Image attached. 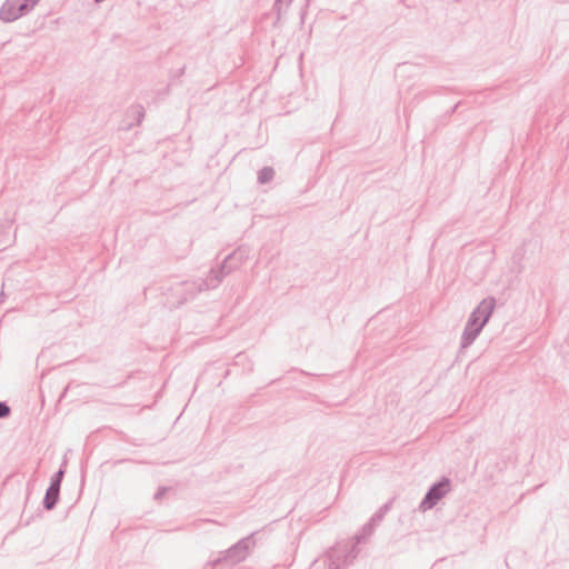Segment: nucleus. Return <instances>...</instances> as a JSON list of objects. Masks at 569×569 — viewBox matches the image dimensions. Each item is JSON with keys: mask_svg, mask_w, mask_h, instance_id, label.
I'll use <instances>...</instances> for the list:
<instances>
[{"mask_svg": "<svg viewBox=\"0 0 569 569\" xmlns=\"http://www.w3.org/2000/svg\"><path fill=\"white\" fill-rule=\"evenodd\" d=\"M244 258V250L239 248L234 250L232 253L228 254L222 261L221 266L217 270H211L206 279L191 283L183 282L180 283L179 287L186 288L187 291L190 292L191 297H193L197 292L213 289L222 281V279L227 274H229L232 270L237 269Z\"/></svg>", "mask_w": 569, "mask_h": 569, "instance_id": "obj_1", "label": "nucleus"}, {"mask_svg": "<svg viewBox=\"0 0 569 569\" xmlns=\"http://www.w3.org/2000/svg\"><path fill=\"white\" fill-rule=\"evenodd\" d=\"M495 307V298L489 297L483 299L471 312L461 336V349H466L473 343V341L477 339L483 327L489 321Z\"/></svg>", "mask_w": 569, "mask_h": 569, "instance_id": "obj_2", "label": "nucleus"}, {"mask_svg": "<svg viewBox=\"0 0 569 569\" xmlns=\"http://www.w3.org/2000/svg\"><path fill=\"white\" fill-rule=\"evenodd\" d=\"M375 523L376 522H371L370 519L369 522L362 527L361 531L355 536V542L350 547L345 545L343 547L339 546L338 548L333 549L329 553L328 569H342L343 567L351 563L358 555L357 545L363 542L369 536L373 533Z\"/></svg>", "mask_w": 569, "mask_h": 569, "instance_id": "obj_3", "label": "nucleus"}, {"mask_svg": "<svg viewBox=\"0 0 569 569\" xmlns=\"http://www.w3.org/2000/svg\"><path fill=\"white\" fill-rule=\"evenodd\" d=\"M40 0H6L0 8V20L13 22L30 13Z\"/></svg>", "mask_w": 569, "mask_h": 569, "instance_id": "obj_4", "label": "nucleus"}, {"mask_svg": "<svg viewBox=\"0 0 569 569\" xmlns=\"http://www.w3.org/2000/svg\"><path fill=\"white\" fill-rule=\"evenodd\" d=\"M253 536H254V532L242 538L237 543L231 546L229 549L221 551V555H224V558H227L228 565L234 566V565L246 560V558L249 556L250 551L256 546Z\"/></svg>", "mask_w": 569, "mask_h": 569, "instance_id": "obj_5", "label": "nucleus"}, {"mask_svg": "<svg viewBox=\"0 0 569 569\" xmlns=\"http://www.w3.org/2000/svg\"><path fill=\"white\" fill-rule=\"evenodd\" d=\"M450 480L446 477L433 483L421 500L419 509L426 511L433 508L450 491Z\"/></svg>", "mask_w": 569, "mask_h": 569, "instance_id": "obj_6", "label": "nucleus"}, {"mask_svg": "<svg viewBox=\"0 0 569 569\" xmlns=\"http://www.w3.org/2000/svg\"><path fill=\"white\" fill-rule=\"evenodd\" d=\"M64 477V470L60 468L50 480V485L46 491L43 498V508L46 510H52L57 506L60 497V487Z\"/></svg>", "mask_w": 569, "mask_h": 569, "instance_id": "obj_7", "label": "nucleus"}, {"mask_svg": "<svg viewBox=\"0 0 569 569\" xmlns=\"http://www.w3.org/2000/svg\"><path fill=\"white\" fill-rule=\"evenodd\" d=\"M274 177V170L271 167H263L258 172V182L261 184L270 182Z\"/></svg>", "mask_w": 569, "mask_h": 569, "instance_id": "obj_8", "label": "nucleus"}, {"mask_svg": "<svg viewBox=\"0 0 569 569\" xmlns=\"http://www.w3.org/2000/svg\"><path fill=\"white\" fill-rule=\"evenodd\" d=\"M391 502L385 503L380 509L371 517V522H379L385 517L386 512L389 510Z\"/></svg>", "mask_w": 569, "mask_h": 569, "instance_id": "obj_9", "label": "nucleus"}, {"mask_svg": "<svg viewBox=\"0 0 569 569\" xmlns=\"http://www.w3.org/2000/svg\"><path fill=\"white\" fill-rule=\"evenodd\" d=\"M129 113L137 119V123L139 124L144 117V109L142 106H136L129 110Z\"/></svg>", "mask_w": 569, "mask_h": 569, "instance_id": "obj_10", "label": "nucleus"}, {"mask_svg": "<svg viewBox=\"0 0 569 569\" xmlns=\"http://www.w3.org/2000/svg\"><path fill=\"white\" fill-rule=\"evenodd\" d=\"M11 412L10 407L6 403L0 401V419L7 418Z\"/></svg>", "mask_w": 569, "mask_h": 569, "instance_id": "obj_11", "label": "nucleus"}, {"mask_svg": "<svg viewBox=\"0 0 569 569\" xmlns=\"http://www.w3.org/2000/svg\"><path fill=\"white\" fill-rule=\"evenodd\" d=\"M222 562H227V558H224V555L220 553L217 559L209 561L208 566H211L212 568H216V567H218Z\"/></svg>", "mask_w": 569, "mask_h": 569, "instance_id": "obj_12", "label": "nucleus"}, {"mask_svg": "<svg viewBox=\"0 0 569 569\" xmlns=\"http://www.w3.org/2000/svg\"><path fill=\"white\" fill-rule=\"evenodd\" d=\"M168 491L167 487H160L154 493V500H160Z\"/></svg>", "mask_w": 569, "mask_h": 569, "instance_id": "obj_13", "label": "nucleus"}, {"mask_svg": "<svg viewBox=\"0 0 569 569\" xmlns=\"http://www.w3.org/2000/svg\"><path fill=\"white\" fill-rule=\"evenodd\" d=\"M292 0H277L274 3V8L278 10V13L280 14L281 4L286 3V6H289Z\"/></svg>", "mask_w": 569, "mask_h": 569, "instance_id": "obj_14", "label": "nucleus"}]
</instances>
